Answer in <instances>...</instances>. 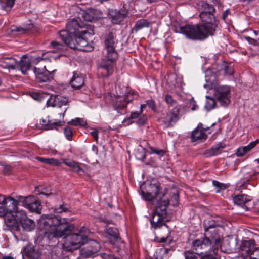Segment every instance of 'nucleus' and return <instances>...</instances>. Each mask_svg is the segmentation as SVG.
Returning <instances> with one entry per match:
<instances>
[{
    "instance_id": "c9c22d12",
    "label": "nucleus",
    "mask_w": 259,
    "mask_h": 259,
    "mask_svg": "<svg viewBox=\"0 0 259 259\" xmlns=\"http://www.w3.org/2000/svg\"><path fill=\"white\" fill-rule=\"evenodd\" d=\"M199 5L202 9L201 12L215 13V10L212 5L209 4L204 1H201Z\"/></svg>"
},
{
    "instance_id": "5fc2aeb1",
    "label": "nucleus",
    "mask_w": 259,
    "mask_h": 259,
    "mask_svg": "<svg viewBox=\"0 0 259 259\" xmlns=\"http://www.w3.org/2000/svg\"><path fill=\"white\" fill-rule=\"evenodd\" d=\"M213 186L218 188L216 191L217 192H219L221 189H225L226 188V185L224 184L221 183L216 180H213L212 182Z\"/></svg>"
},
{
    "instance_id": "a19ab883",
    "label": "nucleus",
    "mask_w": 259,
    "mask_h": 259,
    "mask_svg": "<svg viewBox=\"0 0 259 259\" xmlns=\"http://www.w3.org/2000/svg\"><path fill=\"white\" fill-rule=\"evenodd\" d=\"M68 123L74 126L79 125L82 127H85L87 125V121L83 118H76L72 119L70 121L68 122Z\"/></svg>"
},
{
    "instance_id": "6e6552de",
    "label": "nucleus",
    "mask_w": 259,
    "mask_h": 259,
    "mask_svg": "<svg viewBox=\"0 0 259 259\" xmlns=\"http://www.w3.org/2000/svg\"><path fill=\"white\" fill-rule=\"evenodd\" d=\"M213 89L215 99L222 106H227L230 103L229 87L227 85H216Z\"/></svg>"
},
{
    "instance_id": "37998d69",
    "label": "nucleus",
    "mask_w": 259,
    "mask_h": 259,
    "mask_svg": "<svg viewBox=\"0 0 259 259\" xmlns=\"http://www.w3.org/2000/svg\"><path fill=\"white\" fill-rule=\"evenodd\" d=\"M15 0H6L1 4L2 8L6 11H9L13 7Z\"/></svg>"
},
{
    "instance_id": "de8ad7c7",
    "label": "nucleus",
    "mask_w": 259,
    "mask_h": 259,
    "mask_svg": "<svg viewBox=\"0 0 259 259\" xmlns=\"http://www.w3.org/2000/svg\"><path fill=\"white\" fill-rule=\"evenodd\" d=\"M250 151V150L247 145L243 147H240L237 150L236 153V155L238 157H241Z\"/></svg>"
},
{
    "instance_id": "aec40b11",
    "label": "nucleus",
    "mask_w": 259,
    "mask_h": 259,
    "mask_svg": "<svg viewBox=\"0 0 259 259\" xmlns=\"http://www.w3.org/2000/svg\"><path fill=\"white\" fill-rule=\"evenodd\" d=\"M101 12L97 9L91 8L86 10L83 13V18L85 21H92L100 17Z\"/></svg>"
},
{
    "instance_id": "ddd939ff",
    "label": "nucleus",
    "mask_w": 259,
    "mask_h": 259,
    "mask_svg": "<svg viewBox=\"0 0 259 259\" xmlns=\"http://www.w3.org/2000/svg\"><path fill=\"white\" fill-rule=\"evenodd\" d=\"M66 28V29L65 30H62L61 31L67 32L69 37L72 38L78 34L85 33V31H79L80 26L77 20L74 18L67 23Z\"/></svg>"
},
{
    "instance_id": "79ce46f5",
    "label": "nucleus",
    "mask_w": 259,
    "mask_h": 259,
    "mask_svg": "<svg viewBox=\"0 0 259 259\" xmlns=\"http://www.w3.org/2000/svg\"><path fill=\"white\" fill-rule=\"evenodd\" d=\"M5 216L6 217L4 219V222L8 227H11L17 222L16 219H15L14 214H7Z\"/></svg>"
},
{
    "instance_id": "3c124183",
    "label": "nucleus",
    "mask_w": 259,
    "mask_h": 259,
    "mask_svg": "<svg viewBox=\"0 0 259 259\" xmlns=\"http://www.w3.org/2000/svg\"><path fill=\"white\" fill-rule=\"evenodd\" d=\"M164 100L166 102V103L170 106H175L177 104L176 101L173 99V98L170 95H165Z\"/></svg>"
},
{
    "instance_id": "c03bdc74",
    "label": "nucleus",
    "mask_w": 259,
    "mask_h": 259,
    "mask_svg": "<svg viewBox=\"0 0 259 259\" xmlns=\"http://www.w3.org/2000/svg\"><path fill=\"white\" fill-rule=\"evenodd\" d=\"M141 195L142 198L146 201H151L154 198H157L153 194H151L150 192H148L146 190L145 191L143 190H141Z\"/></svg>"
},
{
    "instance_id": "9b49d317",
    "label": "nucleus",
    "mask_w": 259,
    "mask_h": 259,
    "mask_svg": "<svg viewBox=\"0 0 259 259\" xmlns=\"http://www.w3.org/2000/svg\"><path fill=\"white\" fill-rule=\"evenodd\" d=\"M86 243L87 246L81 250V254L84 257H88L96 254L100 249V245L94 240H88Z\"/></svg>"
},
{
    "instance_id": "a211bd4d",
    "label": "nucleus",
    "mask_w": 259,
    "mask_h": 259,
    "mask_svg": "<svg viewBox=\"0 0 259 259\" xmlns=\"http://www.w3.org/2000/svg\"><path fill=\"white\" fill-rule=\"evenodd\" d=\"M215 244L213 245L212 247H209L207 249V251H205L204 255L202 256L201 259H217L218 253L219 251L218 240L219 238H214Z\"/></svg>"
},
{
    "instance_id": "423d86ee",
    "label": "nucleus",
    "mask_w": 259,
    "mask_h": 259,
    "mask_svg": "<svg viewBox=\"0 0 259 259\" xmlns=\"http://www.w3.org/2000/svg\"><path fill=\"white\" fill-rule=\"evenodd\" d=\"M59 34L64 43L71 49L83 52H90L93 50V46L89 44L83 37V34H78L73 38L69 37L68 33L65 31H60Z\"/></svg>"
},
{
    "instance_id": "7ed1b4c3",
    "label": "nucleus",
    "mask_w": 259,
    "mask_h": 259,
    "mask_svg": "<svg viewBox=\"0 0 259 259\" xmlns=\"http://www.w3.org/2000/svg\"><path fill=\"white\" fill-rule=\"evenodd\" d=\"M115 30L106 33L104 36V48L102 52L103 62L100 67L102 73L109 76L113 71L114 62L118 57L116 48L119 43Z\"/></svg>"
},
{
    "instance_id": "603ef678",
    "label": "nucleus",
    "mask_w": 259,
    "mask_h": 259,
    "mask_svg": "<svg viewBox=\"0 0 259 259\" xmlns=\"http://www.w3.org/2000/svg\"><path fill=\"white\" fill-rule=\"evenodd\" d=\"M38 191L39 194L44 195L47 197L52 195L53 194L50 187L41 188V191H39V190Z\"/></svg>"
},
{
    "instance_id": "c756f323",
    "label": "nucleus",
    "mask_w": 259,
    "mask_h": 259,
    "mask_svg": "<svg viewBox=\"0 0 259 259\" xmlns=\"http://www.w3.org/2000/svg\"><path fill=\"white\" fill-rule=\"evenodd\" d=\"M105 232L110 237L113 238L118 243L122 242L121 238L118 235L116 228L107 226L105 228Z\"/></svg>"
},
{
    "instance_id": "473e14b6",
    "label": "nucleus",
    "mask_w": 259,
    "mask_h": 259,
    "mask_svg": "<svg viewBox=\"0 0 259 259\" xmlns=\"http://www.w3.org/2000/svg\"><path fill=\"white\" fill-rule=\"evenodd\" d=\"M125 97L119 96L115 102L114 107L117 110L123 109L126 107L127 103Z\"/></svg>"
},
{
    "instance_id": "774afa93",
    "label": "nucleus",
    "mask_w": 259,
    "mask_h": 259,
    "mask_svg": "<svg viewBox=\"0 0 259 259\" xmlns=\"http://www.w3.org/2000/svg\"><path fill=\"white\" fill-rule=\"evenodd\" d=\"M191 102L193 103V106L191 108V110L193 111H195L198 109V106L196 104V102L194 101L193 98L191 99Z\"/></svg>"
},
{
    "instance_id": "c85d7f7f",
    "label": "nucleus",
    "mask_w": 259,
    "mask_h": 259,
    "mask_svg": "<svg viewBox=\"0 0 259 259\" xmlns=\"http://www.w3.org/2000/svg\"><path fill=\"white\" fill-rule=\"evenodd\" d=\"M17 198L18 199V201L22 203V205L27 208L29 207L32 202H36V198L32 195L27 197L19 196Z\"/></svg>"
},
{
    "instance_id": "393cba45",
    "label": "nucleus",
    "mask_w": 259,
    "mask_h": 259,
    "mask_svg": "<svg viewBox=\"0 0 259 259\" xmlns=\"http://www.w3.org/2000/svg\"><path fill=\"white\" fill-rule=\"evenodd\" d=\"M70 83L74 89H79L84 84L83 78L78 74L74 73L73 76L71 78Z\"/></svg>"
},
{
    "instance_id": "bb28decb",
    "label": "nucleus",
    "mask_w": 259,
    "mask_h": 259,
    "mask_svg": "<svg viewBox=\"0 0 259 259\" xmlns=\"http://www.w3.org/2000/svg\"><path fill=\"white\" fill-rule=\"evenodd\" d=\"M63 163L72 168V169L79 175H83L84 171L80 167L79 163L75 161L64 160Z\"/></svg>"
},
{
    "instance_id": "cd10ccee",
    "label": "nucleus",
    "mask_w": 259,
    "mask_h": 259,
    "mask_svg": "<svg viewBox=\"0 0 259 259\" xmlns=\"http://www.w3.org/2000/svg\"><path fill=\"white\" fill-rule=\"evenodd\" d=\"M26 256L29 259H39L40 254L37 250L33 248H24L23 256Z\"/></svg>"
},
{
    "instance_id": "dca6fc26",
    "label": "nucleus",
    "mask_w": 259,
    "mask_h": 259,
    "mask_svg": "<svg viewBox=\"0 0 259 259\" xmlns=\"http://www.w3.org/2000/svg\"><path fill=\"white\" fill-rule=\"evenodd\" d=\"M252 200V197L245 194H240L233 197V202L236 205L247 211L249 208L246 204Z\"/></svg>"
},
{
    "instance_id": "39448f33",
    "label": "nucleus",
    "mask_w": 259,
    "mask_h": 259,
    "mask_svg": "<svg viewBox=\"0 0 259 259\" xmlns=\"http://www.w3.org/2000/svg\"><path fill=\"white\" fill-rule=\"evenodd\" d=\"M176 33L183 34L187 39L193 40L202 41L209 35L205 31V28L200 24H186L184 26H178L175 28Z\"/></svg>"
},
{
    "instance_id": "8fccbe9b",
    "label": "nucleus",
    "mask_w": 259,
    "mask_h": 259,
    "mask_svg": "<svg viewBox=\"0 0 259 259\" xmlns=\"http://www.w3.org/2000/svg\"><path fill=\"white\" fill-rule=\"evenodd\" d=\"M69 207L66 204H63L60 205L58 207L54 208V212L56 213H61L63 212H66L69 211Z\"/></svg>"
},
{
    "instance_id": "0e129e2a",
    "label": "nucleus",
    "mask_w": 259,
    "mask_h": 259,
    "mask_svg": "<svg viewBox=\"0 0 259 259\" xmlns=\"http://www.w3.org/2000/svg\"><path fill=\"white\" fill-rule=\"evenodd\" d=\"M6 199L4 196L0 195V210L3 209Z\"/></svg>"
},
{
    "instance_id": "e2e57ef3",
    "label": "nucleus",
    "mask_w": 259,
    "mask_h": 259,
    "mask_svg": "<svg viewBox=\"0 0 259 259\" xmlns=\"http://www.w3.org/2000/svg\"><path fill=\"white\" fill-rule=\"evenodd\" d=\"M259 143V140L256 139L254 141L251 142L247 146L249 147L250 150L253 149L257 144Z\"/></svg>"
},
{
    "instance_id": "f8f14e48",
    "label": "nucleus",
    "mask_w": 259,
    "mask_h": 259,
    "mask_svg": "<svg viewBox=\"0 0 259 259\" xmlns=\"http://www.w3.org/2000/svg\"><path fill=\"white\" fill-rule=\"evenodd\" d=\"M18 199L15 200L11 197L6 198L2 210H0V216L3 217L7 214H12L18 207Z\"/></svg>"
},
{
    "instance_id": "a878e982",
    "label": "nucleus",
    "mask_w": 259,
    "mask_h": 259,
    "mask_svg": "<svg viewBox=\"0 0 259 259\" xmlns=\"http://www.w3.org/2000/svg\"><path fill=\"white\" fill-rule=\"evenodd\" d=\"M224 147V145L220 143L213 146L211 148L205 151L204 154L207 157L217 155L221 153V150L223 149Z\"/></svg>"
},
{
    "instance_id": "20e7f679",
    "label": "nucleus",
    "mask_w": 259,
    "mask_h": 259,
    "mask_svg": "<svg viewBox=\"0 0 259 259\" xmlns=\"http://www.w3.org/2000/svg\"><path fill=\"white\" fill-rule=\"evenodd\" d=\"M222 226L223 221L220 218L205 220L203 227L205 236L202 239H196L193 242L194 248L196 250H205L209 247H212L215 244L214 238H219L218 245L220 247L221 237L217 228Z\"/></svg>"
},
{
    "instance_id": "680f3d73",
    "label": "nucleus",
    "mask_w": 259,
    "mask_h": 259,
    "mask_svg": "<svg viewBox=\"0 0 259 259\" xmlns=\"http://www.w3.org/2000/svg\"><path fill=\"white\" fill-rule=\"evenodd\" d=\"M147 120V117L145 115H142V116H141L139 119L138 120V121H137V123L138 124H140V125H143L145 123L146 121Z\"/></svg>"
},
{
    "instance_id": "e433bc0d",
    "label": "nucleus",
    "mask_w": 259,
    "mask_h": 259,
    "mask_svg": "<svg viewBox=\"0 0 259 259\" xmlns=\"http://www.w3.org/2000/svg\"><path fill=\"white\" fill-rule=\"evenodd\" d=\"M12 214H14L16 221L20 223L27 218L26 212L23 210L19 209L18 207Z\"/></svg>"
},
{
    "instance_id": "4d7b16f0",
    "label": "nucleus",
    "mask_w": 259,
    "mask_h": 259,
    "mask_svg": "<svg viewBox=\"0 0 259 259\" xmlns=\"http://www.w3.org/2000/svg\"><path fill=\"white\" fill-rule=\"evenodd\" d=\"M123 97H125L126 101L127 104L129 103L131 101H133V100L137 97L136 94H135L134 92H129L128 93L126 94V95H124Z\"/></svg>"
},
{
    "instance_id": "72a5a7b5",
    "label": "nucleus",
    "mask_w": 259,
    "mask_h": 259,
    "mask_svg": "<svg viewBox=\"0 0 259 259\" xmlns=\"http://www.w3.org/2000/svg\"><path fill=\"white\" fill-rule=\"evenodd\" d=\"M193 248H194L193 247ZM194 250H196L197 252L194 253L191 251H187L185 253V259H199V254H204L205 251H207L208 249L205 250H196L194 248Z\"/></svg>"
},
{
    "instance_id": "2f4dec72",
    "label": "nucleus",
    "mask_w": 259,
    "mask_h": 259,
    "mask_svg": "<svg viewBox=\"0 0 259 259\" xmlns=\"http://www.w3.org/2000/svg\"><path fill=\"white\" fill-rule=\"evenodd\" d=\"M61 121L51 122L48 119H41L40 120V124L44 127L45 130L53 129L55 125H61Z\"/></svg>"
},
{
    "instance_id": "f3484780",
    "label": "nucleus",
    "mask_w": 259,
    "mask_h": 259,
    "mask_svg": "<svg viewBox=\"0 0 259 259\" xmlns=\"http://www.w3.org/2000/svg\"><path fill=\"white\" fill-rule=\"evenodd\" d=\"M208 129V127L204 128L202 127V124L200 123L197 128L192 131L191 138L193 141L197 140L203 141L207 138V135L204 131Z\"/></svg>"
},
{
    "instance_id": "1a4fd4ad",
    "label": "nucleus",
    "mask_w": 259,
    "mask_h": 259,
    "mask_svg": "<svg viewBox=\"0 0 259 259\" xmlns=\"http://www.w3.org/2000/svg\"><path fill=\"white\" fill-rule=\"evenodd\" d=\"M254 240H243L241 242L239 250L241 256L245 257L254 255V251L256 250Z\"/></svg>"
},
{
    "instance_id": "6e6d98bb",
    "label": "nucleus",
    "mask_w": 259,
    "mask_h": 259,
    "mask_svg": "<svg viewBox=\"0 0 259 259\" xmlns=\"http://www.w3.org/2000/svg\"><path fill=\"white\" fill-rule=\"evenodd\" d=\"M140 114L141 113L140 112H133L131 113L129 117H127L126 118H125L123 120V122L125 123L128 121H130L131 119L137 118L139 116Z\"/></svg>"
},
{
    "instance_id": "f257e3e1",
    "label": "nucleus",
    "mask_w": 259,
    "mask_h": 259,
    "mask_svg": "<svg viewBox=\"0 0 259 259\" xmlns=\"http://www.w3.org/2000/svg\"><path fill=\"white\" fill-rule=\"evenodd\" d=\"M42 224L44 236L50 241L56 242L59 238L65 236L63 246L67 251L77 249L87 242L89 230L82 227L78 233H71L74 229V226L69 219L55 216L47 218Z\"/></svg>"
},
{
    "instance_id": "2eb2a0df",
    "label": "nucleus",
    "mask_w": 259,
    "mask_h": 259,
    "mask_svg": "<svg viewBox=\"0 0 259 259\" xmlns=\"http://www.w3.org/2000/svg\"><path fill=\"white\" fill-rule=\"evenodd\" d=\"M180 107L176 106L171 111L164 117V122L167 126L172 125L179 120Z\"/></svg>"
},
{
    "instance_id": "ea45409f",
    "label": "nucleus",
    "mask_w": 259,
    "mask_h": 259,
    "mask_svg": "<svg viewBox=\"0 0 259 259\" xmlns=\"http://www.w3.org/2000/svg\"><path fill=\"white\" fill-rule=\"evenodd\" d=\"M27 209L30 211L39 213L41 209V206L39 201L36 199V202H32Z\"/></svg>"
},
{
    "instance_id": "9d476101",
    "label": "nucleus",
    "mask_w": 259,
    "mask_h": 259,
    "mask_svg": "<svg viewBox=\"0 0 259 259\" xmlns=\"http://www.w3.org/2000/svg\"><path fill=\"white\" fill-rule=\"evenodd\" d=\"M55 69L48 71L44 66L43 69L34 67L33 72L35 75L36 79L38 82H47L53 79L54 72Z\"/></svg>"
},
{
    "instance_id": "13d9d810",
    "label": "nucleus",
    "mask_w": 259,
    "mask_h": 259,
    "mask_svg": "<svg viewBox=\"0 0 259 259\" xmlns=\"http://www.w3.org/2000/svg\"><path fill=\"white\" fill-rule=\"evenodd\" d=\"M170 250L169 248H166L165 247L160 248L158 250V253L160 255H162V256L159 259H166L167 258V253Z\"/></svg>"
},
{
    "instance_id": "338daca9",
    "label": "nucleus",
    "mask_w": 259,
    "mask_h": 259,
    "mask_svg": "<svg viewBox=\"0 0 259 259\" xmlns=\"http://www.w3.org/2000/svg\"><path fill=\"white\" fill-rule=\"evenodd\" d=\"M171 199H172V200H175V202L172 203V205L175 206V205H178V204L179 203V199L178 194H174Z\"/></svg>"
},
{
    "instance_id": "58836bf2",
    "label": "nucleus",
    "mask_w": 259,
    "mask_h": 259,
    "mask_svg": "<svg viewBox=\"0 0 259 259\" xmlns=\"http://www.w3.org/2000/svg\"><path fill=\"white\" fill-rule=\"evenodd\" d=\"M36 159L41 162L51 165H59L60 164V161L58 159L55 158H46L44 157H37Z\"/></svg>"
},
{
    "instance_id": "a18cd8bd",
    "label": "nucleus",
    "mask_w": 259,
    "mask_h": 259,
    "mask_svg": "<svg viewBox=\"0 0 259 259\" xmlns=\"http://www.w3.org/2000/svg\"><path fill=\"white\" fill-rule=\"evenodd\" d=\"M135 157L139 160H143L146 157L145 149L142 147L138 148L135 152Z\"/></svg>"
},
{
    "instance_id": "bf43d9fd",
    "label": "nucleus",
    "mask_w": 259,
    "mask_h": 259,
    "mask_svg": "<svg viewBox=\"0 0 259 259\" xmlns=\"http://www.w3.org/2000/svg\"><path fill=\"white\" fill-rule=\"evenodd\" d=\"M64 133L66 139L69 141L72 140V137L73 135V133L72 130L68 127H67L64 128Z\"/></svg>"
},
{
    "instance_id": "5701e85b",
    "label": "nucleus",
    "mask_w": 259,
    "mask_h": 259,
    "mask_svg": "<svg viewBox=\"0 0 259 259\" xmlns=\"http://www.w3.org/2000/svg\"><path fill=\"white\" fill-rule=\"evenodd\" d=\"M22 73L23 74H26L27 71L30 69L31 66V61L30 59L25 55H23L21 61L18 62V65Z\"/></svg>"
},
{
    "instance_id": "412c9836",
    "label": "nucleus",
    "mask_w": 259,
    "mask_h": 259,
    "mask_svg": "<svg viewBox=\"0 0 259 259\" xmlns=\"http://www.w3.org/2000/svg\"><path fill=\"white\" fill-rule=\"evenodd\" d=\"M205 80L207 85L210 86L211 89L216 86L218 83V79L216 73L211 69H207L205 72Z\"/></svg>"
},
{
    "instance_id": "f704fd0d",
    "label": "nucleus",
    "mask_w": 259,
    "mask_h": 259,
    "mask_svg": "<svg viewBox=\"0 0 259 259\" xmlns=\"http://www.w3.org/2000/svg\"><path fill=\"white\" fill-rule=\"evenodd\" d=\"M206 103L204 106L205 109L207 111H209L213 109H214L216 107V101L215 99L209 96H206Z\"/></svg>"
},
{
    "instance_id": "6ab92c4d",
    "label": "nucleus",
    "mask_w": 259,
    "mask_h": 259,
    "mask_svg": "<svg viewBox=\"0 0 259 259\" xmlns=\"http://www.w3.org/2000/svg\"><path fill=\"white\" fill-rule=\"evenodd\" d=\"M18 65V61L12 57H5L0 60V66L4 69L14 70Z\"/></svg>"
},
{
    "instance_id": "0eeeda50",
    "label": "nucleus",
    "mask_w": 259,
    "mask_h": 259,
    "mask_svg": "<svg viewBox=\"0 0 259 259\" xmlns=\"http://www.w3.org/2000/svg\"><path fill=\"white\" fill-rule=\"evenodd\" d=\"M199 17L202 22L199 24L200 25L205 28V31L209 36L213 35L218 27L214 13L201 12Z\"/></svg>"
},
{
    "instance_id": "49530a36",
    "label": "nucleus",
    "mask_w": 259,
    "mask_h": 259,
    "mask_svg": "<svg viewBox=\"0 0 259 259\" xmlns=\"http://www.w3.org/2000/svg\"><path fill=\"white\" fill-rule=\"evenodd\" d=\"M51 46L54 49L53 52H57L59 51H62L64 49L65 46L61 43L56 41H52L51 42Z\"/></svg>"
},
{
    "instance_id": "052dcab7",
    "label": "nucleus",
    "mask_w": 259,
    "mask_h": 259,
    "mask_svg": "<svg viewBox=\"0 0 259 259\" xmlns=\"http://www.w3.org/2000/svg\"><path fill=\"white\" fill-rule=\"evenodd\" d=\"M146 105H147L150 108H151L153 110H155V104L154 101L152 100H147L146 101Z\"/></svg>"
},
{
    "instance_id": "09e8293b",
    "label": "nucleus",
    "mask_w": 259,
    "mask_h": 259,
    "mask_svg": "<svg viewBox=\"0 0 259 259\" xmlns=\"http://www.w3.org/2000/svg\"><path fill=\"white\" fill-rule=\"evenodd\" d=\"M221 73L225 75H232L233 71L231 68H229L226 63H223L222 65V68L220 70Z\"/></svg>"
},
{
    "instance_id": "b1692460",
    "label": "nucleus",
    "mask_w": 259,
    "mask_h": 259,
    "mask_svg": "<svg viewBox=\"0 0 259 259\" xmlns=\"http://www.w3.org/2000/svg\"><path fill=\"white\" fill-rule=\"evenodd\" d=\"M109 16L111 18L112 23L117 24L122 21L124 15L119 11L111 10L109 12Z\"/></svg>"
},
{
    "instance_id": "4468645a",
    "label": "nucleus",
    "mask_w": 259,
    "mask_h": 259,
    "mask_svg": "<svg viewBox=\"0 0 259 259\" xmlns=\"http://www.w3.org/2000/svg\"><path fill=\"white\" fill-rule=\"evenodd\" d=\"M68 103V99L64 96L60 95H51L47 101L48 106L57 107L61 108L66 106Z\"/></svg>"
},
{
    "instance_id": "4be33fe9",
    "label": "nucleus",
    "mask_w": 259,
    "mask_h": 259,
    "mask_svg": "<svg viewBox=\"0 0 259 259\" xmlns=\"http://www.w3.org/2000/svg\"><path fill=\"white\" fill-rule=\"evenodd\" d=\"M33 27L32 24H27L20 26L13 25L11 27V31L13 33H17L18 34H24L27 33Z\"/></svg>"
},
{
    "instance_id": "7c9ffc66",
    "label": "nucleus",
    "mask_w": 259,
    "mask_h": 259,
    "mask_svg": "<svg viewBox=\"0 0 259 259\" xmlns=\"http://www.w3.org/2000/svg\"><path fill=\"white\" fill-rule=\"evenodd\" d=\"M23 228L27 231H30L35 228V224L34 221L28 217L21 223Z\"/></svg>"
},
{
    "instance_id": "4c0bfd02",
    "label": "nucleus",
    "mask_w": 259,
    "mask_h": 259,
    "mask_svg": "<svg viewBox=\"0 0 259 259\" xmlns=\"http://www.w3.org/2000/svg\"><path fill=\"white\" fill-rule=\"evenodd\" d=\"M150 24V22L146 19H140L136 22L134 29L137 32L144 28L148 27Z\"/></svg>"
},
{
    "instance_id": "864d4df0",
    "label": "nucleus",
    "mask_w": 259,
    "mask_h": 259,
    "mask_svg": "<svg viewBox=\"0 0 259 259\" xmlns=\"http://www.w3.org/2000/svg\"><path fill=\"white\" fill-rule=\"evenodd\" d=\"M149 149L150 150V153L151 154H156L161 157L163 156L165 153V152L164 150L156 149L152 147H150Z\"/></svg>"
},
{
    "instance_id": "f03ea898",
    "label": "nucleus",
    "mask_w": 259,
    "mask_h": 259,
    "mask_svg": "<svg viewBox=\"0 0 259 259\" xmlns=\"http://www.w3.org/2000/svg\"><path fill=\"white\" fill-rule=\"evenodd\" d=\"M144 187L146 191L157 198L155 209L153 212L150 220L151 226L155 229L161 228V230L158 231L157 233L159 234L161 233L162 231L166 233L165 236H156V239L159 242L169 243L171 239L168 237L169 232L168 230V226L165 224L167 215L166 208L169 204V200L168 199L161 200L162 197H164L165 194L164 193H159L160 185L159 183H145Z\"/></svg>"
},
{
    "instance_id": "69168bd1",
    "label": "nucleus",
    "mask_w": 259,
    "mask_h": 259,
    "mask_svg": "<svg viewBox=\"0 0 259 259\" xmlns=\"http://www.w3.org/2000/svg\"><path fill=\"white\" fill-rule=\"evenodd\" d=\"M31 97L36 100L40 101L42 99L41 96L38 93H33Z\"/></svg>"
}]
</instances>
